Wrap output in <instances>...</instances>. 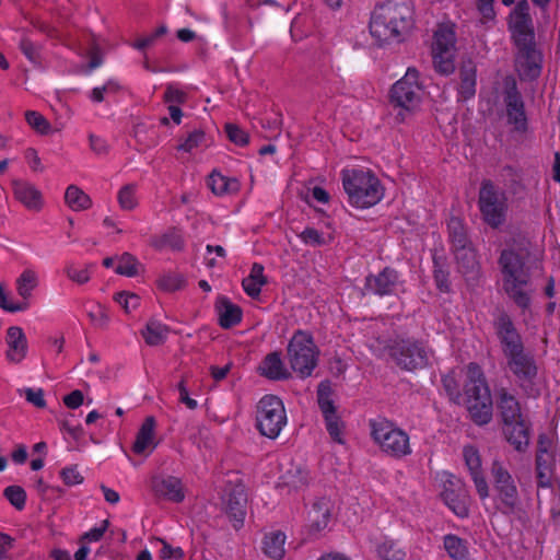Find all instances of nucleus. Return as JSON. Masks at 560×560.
<instances>
[{
    "label": "nucleus",
    "instance_id": "nucleus-5",
    "mask_svg": "<svg viewBox=\"0 0 560 560\" xmlns=\"http://www.w3.org/2000/svg\"><path fill=\"white\" fill-rule=\"evenodd\" d=\"M465 395L468 411L478 424L488 423L492 416L490 390L481 368L470 363L466 371Z\"/></svg>",
    "mask_w": 560,
    "mask_h": 560
},
{
    "label": "nucleus",
    "instance_id": "nucleus-61",
    "mask_svg": "<svg viewBox=\"0 0 560 560\" xmlns=\"http://www.w3.org/2000/svg\"><path fill=\"white\" fill-rule=\"evenodd\" d=\"M24 159L27 162V164L32 171H34V172H43L44 171L42 160H40L36 149L27 148L24 151Z\"/></svg>",
    "mask_w": 560,
    "mask_h": 560
},
{
    "label": "nucleus",
    "instance_id": "nucleus-39",
    "mask_svg": "<svg viewBox=\"0 0 560 560\" xmlns=\"http://www.w3.org/2000/svg\"><path fill=\"white\" fill-rule=\"evenodd\" d=\"M265 284L264 266L256 262L252 266L249 275L243 279V289L248 296L258 298Z\"/></svg>",
    "mask_w": 560,
    "mask_h": 560
},
{
    "label": "nucleus",
    "instance_id": "nucleus-35",
    "mask_svg": "<svg viewBox=\"0 0 560 560\" xmlns=\"http://www.w3.org/2000/svg\"><path fill=\"white\" fill-rule=\"evenodd\" d=\"M374 552L380 560H405L407 556L399 542L387 536L374 541Z\"/></svg>",
    "mask_w": 560,
    "mask_h": 560
},
{
    "label": "nucleus",
    "instance_id": "nucleus-32",
    "mask_svg": "<svg viewBox=\"0 0 560 560\" xmlns=\"http://www.w3.org/2000/svg\"><path fill=\"white\" fill-rule=\"evenodd\" d=\"M287 535L281 530L265 534L261 550L270 560H282L285 556Z\"/></svg>",
    "mask_w": 560,
    "mask_h": 560
},
{
    "label": "nucleus",
    "instance_id": "nucleus-25",
    "mask_svg": "<svg viewBox=\"0 0 560 560\" xmlns=\"http://www.w3.org/2000/svg\"><path fill=\"white\" fill-rule=\"evenodd\" d=\"M151 486L154 494L164 500L179 503L185 499L183 482L175 476H154Z\"/></svg>",
    "mask_w": 560,
    "mask_h": 560
},
{
    "label": "nucleus",
    "instance_id": "nucleus-19",
    "mask_svg": "<svg viewBox=\"0 0 560 560\" xmlns=\"http://www.w3.org/2000/svg\"><path fill=\"white\" fill-rule=\"evenodd\" d=\"M463 457L476 487V491L480 500L485 502L490 497V493L488 482L483 475L479 451L475 446L467 445L463 448Z\"/></svg>",
    "mask_w": 560,
    "mask_h": 560
},
{
    "label": "nucleus",
    "instance_id": "nucleus-20",
    "mask_svg": "<svg viewBox=\"0 0 560 560\" xmlns=\"http://www.w3.org/2000/svg\"><path fill=\"white\" fill-rule=\"evenodd\" d=\"M402 285L398 272L393 268H385L375 276H369L365 280V289L380 296L397 293Z\"/></svg>",
    "mask_w": 560,
    "mask_h": 560
},
{
    "label": "nucleus",
    "instance_id": "nucleus-44",
    "mask_svg": "<svg viewBox=\"0 0 560 560\" xmlns=\"http://www.w3.org/2000/svg\"><path fill=\"white\" fill-rule=\"evenodd\" d=\"M168 335L166 325L158 320H150L142 331V337L150 346H158L164 342Z\"/></svg>",
    "mask_w": 560,
    "mask_h": 560
},
{
    "label": "nucleus",
    "instance_id": "nucleus-47",
    "mask_svg": "<svg viewBox=\"0 0 560 560\" xmlns=\"http://www.w3.org/2000/svg\"><path fill=\"white\" fill-rule=\"evenodd\" d=\"M140 268L141 264L133 255L124 253L121 256L117 257L115 272L125 277H135L138 275Z\"/></svg>",
    "mask_w": 560,
    "mask_h": 560
},
{
    "label": "nucleus",
    "instance_id": "nucleus-53",
    "mask_svg": "<svg viewBox=\"0 0 560 560\" xmlns=\"http://www.w3.org/2000/svg\"><path fill=\"white\" fill-rule=\"evenodd\" d=\"M3 495L19 511L25 508L26 492L20 486H9L4 489Z\"/></svg>",
    "mask_w": 560,
    "mask_h": 560
},
{
    "label": "nucleus",
    "instance_id": "nucleus-30",
    "mask_svg": "<svg viewBox=\"0 0 560 560\" xmlns=\"http://www.w3.org/2000/svg\"><path fill=\"white\" fill-rule=\"evenodd\" d=\"M555 468V456L540 447L536 456L537 483L539 488H550Z\"/></svg>",
    "mask_w": 560,
    "mask_h": 560
},
{
    "label": "nucleus",
    "instance_id": "nucleus-54",
    "mask_svg": "<svg viewBox=\"0 0 560 560\" xmlns=\"http://www.w3.org/2000/svg\"><path fill=\"white\" fill-rule=\"evenodd\" d=\"M187 98V93L174 83L166 86L163 96L164 102L168 105H182L186 103Z\"/></svg>",
    "mask_w": 560,
    "mask_h": 560
},
{
    "label": "nucleus",
    "instance_id": "nucleus-41",
    "mask_svg": "<svg viewBox=\"0 0 560 560\" xmlns=\"http://www.w3.org/2000/svg\"><path fill=\"white\" fill-rule=\"evenodd\" d=\"M459 77L460 83L458 93L463 100H468L476 93V67L471 62L463 65L460 68Z\"/></svg>",
    "mask_w": 560,
    "mask_h": 560
},
{
    "label": "nucleus",
    "instance_id": "nucleus-3",
    "mask_svg": "<svg viewBox=\"0 0 560 560\" xmlns=\"http://www.w3.org/2000/svg\"><path fill=\"white\" fill-rule=\"evenodd\" d=\"M341 180L349 203L357 209H369L384 198V186L371 170L345 168L341 171Z\"/></svg>",
    "mask_w": 560,
    "mask_h": 560
},
{
    "label": "nucleus",
    "instance_id": "nucleus-37",
    "mask_svg": "<svg viewBox=\"0 0 560 560\" xmlns=\"http://www.w3.org/2000/svg\"><path fill=\"white\" fill-rule=\"evenodd\" d=\"M65 203L70 210L80 212L92 207V199L79 186L72 184L66 188Z\"/></svg>",
    "mask_w": 560,
    "mask_h": 560
},
{
    "label": "nucleus",
    "instance_id": "nucleus-6",
    "mask_svg": "<svg viewBox=\"0 0 560 560\" xmlns=\"http://www.w3.org/2000/svg\"><path fill=\"white\" fill-rule=\"evenodd\" d=\"M39 287V271L33 266L25 267L14 280V289L19 300L12 298L5 282L0 281V308L8 313L27 311Z\"/></svg>",
    "mask_w": 560,
    "mask_h": 560
},
{
    "label": "nucleus",
    "instance_id": "nucleus-36",
    "mask_svg": "<svg viewBox=\"0 0 560 560\" xmlns=\"http://www.w3.org/2000/svg\"><path fill=\"white\" fill-rule=\"evenodd\" d=\"M93 270V264L79 262L74 260L66 261L62 269L66 278L78 285L86 284L92 278Z\"/></svg>",
    "mask_w": 560,
    "mask_h": 560
},
{
    "label": "nucleus",
    "instance_id": "nucleus-29",
    "mask_svg": "<svg viewBox=\"0 0 560 560\" xmlns=\"http://www.w3.org/2000/svg\"><path fill=\"white\" fill-rule=\"evenodd\" d=\"M506 115L510 125L515 130L523 131L526 129V116L523 101L515 89L509 91L505 95Z\"/></svg>",
    "mask_w": 560,
    "mask_h": 560
},
{
    "label": "nucleus",
    "instance_id": "nucleus-11",
    "mask_svg": "<svg viewBox=\"0 0 560 560\" xmlns=\"http://www.w3.org/2000/svg\"><path fill=\"white\" fill-rule=\"evenodd\" d=\"M493 502L503 514H512L518 504V491L514 478L502 464L494 462L491 468Z\"/></svg>",
    "mask_w": 560,
    "mask_h": 560
},
{
    "label": "nucleus",
    "instance_id": "nucleus-57",
    "mask_svg": "<svg viewBox=\"0 0 560 560\" xmlns=\"http://www.w3.org/2000/svg\"><path fill=\"white\" fill-rule=\"evenodd\" d=\"M205 141V132L202 130H194L188 135L185 141L179 144L178 149L185 152H191L192 150L201 147Z\"/></svg>",
    "mask_w": 560,
    "mask_h": 560
},
{
    "label": "nucleus",
    "instance_id": "nucleus-43",
    "mask_svg": "<svg viewBox=\"0 0 560 560\" xmlns=\"http://www.w3.org/2000/svg\"><path fill=\"white\" fill-rule=\"evenodd\" d=\"M151 245L158 249H172V250H179L183 248L184 241L183 236L178 231L171 230L160 236H156L152 238Z\"/></svg>",
    "mask_w": 560,
    "mask_h": 560
},
{
    "label": "nucleus",
    "instance_id": "nucleus-62",
    "mask_svg": "<svg viewBox=\"0 0 560 560\" xmlns=\"http://www.w3.org/2000/svg\"><path fill=\"white\" fill-rule=\"evenodd\" d=\"M20 49L31 62H38V48L27 38H23L20 43Z\"/></svg>",
    "mask_w": 560,
    "mask_h": 560
},
{
    "label": "nucleus",
    "instance_id": "nucleus-28",
    "mask_svg": "<svg viewBox=\"0 0 560 560\" xmlns=\"http://www.w3.org/2000/svg\"><path fill=\"white\" fill-rule=\"evenodd\" d=\"M155 420L153 417H148L141 424L136 440L132 445V451L138 455H148L156 447L155 443Z\"/></svg>",
    "mask_w": 560,
    "mask_h": 560
},
{
    "label": "nucleus",
    "instance_id": "nucleus-55",
    "mask_svg": "<svg viewBox=\"0 0 560 560\" xmlns=\"http://www.w3.org/2000/svg\"><path fill=\"white\" fill-rule=\"evenodd\" d=\"M60 478L69 487L81 485L84 480L77 465L63 467L60 470Z\"/></svg>",
    "mask_w": 560,
    "mask_h": 560
},
{
    "label": "nucleus",
    "instance_id": "nucleus-33",
    "mask_svg": "<svg viewBox=\"0 0 560 560\" xmlns=\"http://www.w3.org/2000/svg\"><path fill=\"white\" fill-rule=\"evenodd\" d=\"M259 372L262 376L273 381L287 380L291 375L278 352L266 355L259 365Z\"/></svg>",
    "mask_w": 560,
    "mask_h": 560
},
{
    "label": "nucleus",
    "instance_id": "nucleus-18",
    "mask_svg": "<svg viewBox=\"0 0 560 560\" xmlns=\"http://www.w3.org/2000/svg\"><path fill=\"white\" fill-rule=\"evenodd\" d=\"M454 254L459 272L467 280L475 279L479 275V261L475 249L463 233H460L459 238L455 237Z\"/></svg>",
    "mask_w": 560,
    "mask_h": 560
},
{
    "label": "nucleus",
    "instance_id": "nucleus-17",
    "mask_svg": "<svg viewBox=\"0 0 560 560\" xmlns=\"http://www.w3.org/2000/svg\"><path fill=\"white\" fill-rule=\"evenodd\" d=\"M331 521V503L327 499L316 500L307 511L304 525L310 539L319 537L329 526Z\"/></svg>",
    "mask_w": 560,
    "mask_h": 560
},
{
    "label": "nucleus",
    "instance_id": "nucleus-46",
    "mask_svg": "<svg viewBox=\"0 0 560 560\" xmlns=\"http://www.w3.org/2000/svg\"><path fill=\"white\" fill-rule=\"evenodd\" d=\"M186 284L185 277L175 271H168L160 275L156 280V285L161 291L175 292L182 290Z\"/></svg>",
    "mask_w": 560,
    "mask_h": 560
},
{
    "label": "nucleus",
    "instance_id": "nucleus-49",
    "mask_svg": "<svg viewBox=\"0 0 560 560\" xmlns=\"http://www.w3.org/2000/svg\"><path fill=\"white\" fill-rule=\"evenodd\" d=\"M25 120L36 132L47 135L51 130L49 121L36 110H27L25 113Z\"/></svg>",
    "mask_w": 560,
    "mask_h": 560
},
{
    "label": "nucleus",
    "instance_id": "nucleus-48",
    "mask_svg": "<svg viewBox=\"0 0 560 560\" xmlns=\"http://www.w3.org/2000/svg\"><path fill=\"white\" fill-rule=\"evenodd\" d=\"M113 299L128 315L136 311L141 304V298L130 291L117 292L114 294Z\"/></svg>",
    "mask_w": 560,
    "mask_h": 560
},
{
    "label": "nucleus",
    "instance_id": "nucleus-10",
    "mask_svg": "<svg viewBox=\"0 0 560 560\" xmlns=\"http://www.w3.org/2000/svg\"><path fill=\"white\" fill-rule=\"evenodd\" d=\"M433 66L436 72L448 75L455 70L456 34L451 24H440L434 32L431 46Z\"/></svg>",
    "mask_w": 560,
    "mask_h": 560
},
{
    "label": "nucleus",
    "instance_id": "nucleus-27",
    "mask_svg": "<svg viewBox=\"0 0 560 560\" xmlns=\"http://www.w3.org/2000/svg\"><path fill=\"white\" fill-rule=\"evenodd\" d=\"M13 195L27 210L38 212L44 206L43 194L37 187L25 180L12 183Z\"/></svg>",
    "mask_w": 560,
    "mask_h": 560
},
{
    "label": "nucleus",
    "instance_id": "nucleus-34",
    "mask_svg": "<svg viewBox=\"0 0 560 560\" xmlns=\"http://www.w3.org/2000/svg\"><path fill=\"white\" fill-rule=\"evenodd\" d=\"M498 408L500 410L503 424H511L523 420L517 399L505 389H501L499 393Z\"/></svg>",
    "mask_w": 560,
    "mask_h": 560
},
{
    "label": "nucleus",
    "instance_id": "nucleus-56",
    "mask_svg": "<svg viewBox=\"0 0 560 560\" xmlns=\"http://www.w3.org/2000/svg\"><path fill=\"white\" fill-rule=\"evenodd\" d=\"M108 520H103L98 525L84 533L80 538V542L88 545V542L100 541L103 538L105 532L108 529Z\"/></svg>",
    "mask_w": 560,
    "mask_h": 560
},
{
    "label": "nucleus",
    "instance_id": "nucleus-51",
    "mask_svg": "<svg viewBox=\"0 0 560 560\" xmlns=\"http://www.w3.org/2000/svg\"><path fill=\"white\" fill-rule=\"evenodd\" d=\"M88 316L95 327H106L109 323V315L105 306L100 303H92L88 310Z\"/></svg>",
    "mask_w": 560,
    "mask_h": 560
},
{
    "label": "nucleus",
    "instance_id": "nucleus-59",
    "mask_svg": "<svg viewBox=\"0 0 560 560\" xmlns=\"http://www.w3.org/2000/svg\"><path fill=\"white\" fill-rule=\"evenodd\" d=\"M225 132L229 139L237 145H245L248 143V135L234 124H226Z\"/></svg>",
    "mask_w": 560,
    "mask_h": 560
},
{
    "label": "nucleus",
    "instance_id": "nucleus-40",
    "mask_svg": "<svg viewBox=\"0 0 560 560\" xmlns=\"http://www.w3.org/2000/svg\"><path fill=\"white\" fill-rule=\"evenodd\" d=\"M443 547L447 556L453 560H467L469 557L468 542L454 534L443 537Z\"/></svg>",
    "mask_w": 560,
    "mask_h": 560
},
{
    "label": "nucleus",
    "instance_id": "nucleus-58",
    "mask_svg": "<svg viewBox=\"0 0 560 560\" xmlns=\"http://www.w3.org/2000/svg\"><path fill=\"white\" fill-rule=\"evenodd\" d=\"M301 241L310 246H322L327 243L324 234L313 228H306L300 234Z\"/></svg>",
    "mask_w": 560,
    "mask_h": 560
},
{
    "label": "nucleus",
    "instance_id": "nucleus-60",
    "mask_svg": "<svg viewBox=\"0 0 560 560\" xmlns=\"http://www.w3.org/2000/svg\"><path fill=\"white\" fill-rule=\"evenodd\" d=\"M162 544L163 547L160 551L162 560H183L184 551L180 547H173L163 540Z\"/></svg>",
    "mask_w": 560,
    "mask_h": 560
},
{
    "label": "nucleus",
    "instance_id": "nucleus-7",
    "mask_svg": "<svg viewBox=\"0 0 560 560\" xmlns=\"http://www.w3.org/2000/svg\"><path fill=\"white\" fill-rule=\"evenodd\" d=\"M318 348L311 332L296 330L287 347V358L291 369L300 377H308L317 365Z\"/></svg>",
    "mask_w": 560,
    "mask_h": 560
},
{
    "label": "nucleus",
    "instance_id": "nucleus-26",
    "mask_svg": "<svg viewBox=\"0 0 560 560\" xmlns=\"http://www.w3.org/2000/svg\"><path fill=\"white\" fill-rule=\"evenodd\" d=\"M5 359L13 364L21 363L27 355L28 342L23 329L11 326L5 332Z\"/></svg>",
    "mask_w": 560,
    "mask_h": 560
},
{
    "label": "nucleus",
    "instance_id": "nucleus-45",
    "mask_svg": "<svg viewBox=\"0 0 560 560\" xmlns=\"http://www.w3.org/2000/svg\"><path fill=\"white\" fill-rule=\"evenodd\" d=\"M117 201L120 209L131 211L138 207V185L127 184L124 185L117 192Z\"/></svg>",
    "mask_w": 560,
    "mask_h": 560
},
{
    "label": "nucleus",
    "instance_id": "nucleus-63",
    "mask_svg": "<svg viewBox=\"0 0 560 560\" xmlns=\"http://www.w3.org/2000/svg\"><path fill=\"white\" fill-rule=\"evenodd\" d=\"M434 281L436 283L438 289L441 292H448L451 289V283L448 280V272L442 267H436L434 269Z\"/></svg>",
    "mask_w": 560,
    "mask_h": 560
},
{
    "label": "nucleus",
    "instance_id": "nucleus-8",
    "mask_svg": "<svg viewBox=\"0 0 560 560\" xmlns=\"http://www.w3.org/2000/svg\"><path fill=\"white\" fill-rule=\"evenodd\" d=\"M371 436L382 452L393 457H404L411 453L408 434L385 418L370 420Z\"/></svg>",
    "mask_w": 560,
    "mask_h": 560
},
{
    "label": "nucleus",
    "instance_id": "nucleus-1",
    "mask_svg": "<svg viewBox=\"0 0 560 560\" xmlns=\"http://www.w3.org/2000/svg\"><path fill=\"white\" fill-rule=\"evenodd\" d=\"M415 25V9L406 0H387L377 4L371 13V36L380 44L399 43Z\"/></svg>",
    "mask_w": 560,
    "mask_h": 560
},
{
    "label": "nucleus",
    "instance_id": "nucleus-24",
    "mask_svg": "<svg viewBox=\"0 0 560 560\" xmlns=\"http://www.w3.org/2000/svg\"><path fill=\"white\" fill-rule=\"evenodd\" d=\"M495 330L500 339L504 357L524 349L521 336L516 331L511 318L502 314L495 320Z\"/></svg>",
    "mask_w": 560,
    "mask_h": 560
},
{
    "label": "nucleus",
    "instance_id": "nucleus-13",
    "mask_svg": "<svg viewBox=\"0 0 560 560\" xmlns=\"http://www.w3.org/2000/svg\"><path fill=\"white\" fill-rule=\"evenodd\" d=\"M246 502L245 487L241 479L236 477L229 480L221 491V506L235 529H240L244 524Z\"/></svg>",
    "mask_w": 560,
    "mask_h": 560
},
{
    "label": "nucleus",
    "instance_id": "nucleus-50",
    "mask_svg": "<svg viewBox=\"0 0 560 560\" xmlns=\"http://www.w3.org/2000/svg\"><path fill=\"white\" fill-rule=\"evenodd\" d=\"M283 483L293 490L302 489L308 483V474L301 468L289 470L283 476Z\"/></svg>",
    "mask_w": 560,
    "mask_h": 560
},
{
    "label": "nucleus",
    "instance_id": "nucleus-31",
    "mask_svg": "<svg viewBox=\"0 0 560 560\" xmlns=\"http://www.w3.org/2000/svg\"><path fill=\"white\" fill-rule=\"evenodd\" d=\"M219 324L222 328H231L242 320V310L226 296H220L215 303Z\"/></svg>",
    "mask_w": 560,
    "mask_h": 560
},
{
    "label": "nucleus",
    "instance_id": "nucleus-9",
    "mask_svg": "<svg viewBox=\"0 0 560 560\" xmlns=\"http://www.w3.org/2000/svg\"><path fill=\"white\" fill-rule=\"evenodd\" d=\"M288 417L282 400L275 395H265L257 405L256 425L261 435L276 439L287 425Z\"/></svg>",
    "mask_w": 560,
    "mask_h": 560
},
{
    "label": "nucleus",
    "instance_id": "nucleus-4",
    "mask_svg": "<svg viewBox=\"0 0 560 560\" xmlns=\"http://www.w3.org/2000/svg\"><path fill=\"white\" fill-rule=\"evenodd\" d=\"M422 96L423 84L420 81V72L415 67H409L388 92V104L395 112V122L402 124L413 115L421 106Z\"/></svg>",
    "mask_w": 560,
    "mask_h": 560
},
{
    "label": "nucleus",
    "instance_id": "nucleus-64",
    "mask_svg": "<svg viewBox=\"0 0 560 560\" xmlns=\"http://www.w3.org/2000/svg\"><path fill=\"white\" fill-rule=\"evenodd\" d=\"M90 149L97 155H104L108 152L107 142L93 133L89 136Z\"/></svg>",
    "mask_w": 560,
    "mask_h": 560
},
{
    "label": "nucleus",
    "instance_id": "nucleus-16",
    "mask_svg": "<svg viewBox=\"0 0 560 560\" xmlns=\"http://www.w3.org/2000/svg\"><path fill=\"white\" fill-rule=\"evenodd\" d=\"M330 385L328 382H322L317 389V399L319 408L326 421V429L331 439L343 444V423L336 413L332 400L330 399Z\"/></svg>",
    "mask_w": 560,
    "mask_h": 560
},
{
    "label": "nucleus",
    "instance_id": "nucleus-21",
    "mask_svg": "<svg viewBox=\"0 0 560 560\" xmlns=\"http://www.w3.org/2000/svg\"><path fill=\"white\" fill-rule=\"evenodd\" d=\"M517 55L515 59L516 70L522 78L535 79L540 74L541 57L535 47V40L528 45H516Z\"/></svg>",
    "mask_w": 560,
    "mask_h": 560
},
{
    "label": "nucleus",
    "instance_id": "nucleus-15",
    "mask_svg": "<svg viewBox=\"0 0 560 560\" xmlns=\"http://www.w3.org/2000/svg\"><path fill=\"white\" fill-rule=\"evenodd\" d=\"M529 5L526 0L516 4L510 14L509 26L515 45H528L535 40Z\"/></svg>",
    "mask_w": 560,
    "mask_h": 560
},
{
    "label": "nucleus",
    "instance_id": "nucleus-52",
    "mask_svg": "<svg viewBox=\"0 0 560 560\" xmlns=\"http://www.w3.org/2000/svg\"><path fill=\"white\" fill-rule=\"evenodd\" d=\"M120 89L119 83L113 79L106 81L101 86H95L90 94V98L94 103H101L105 100L106 95H112Z\"/></svg>",
    "mask_w": 560,
    "mask_h": 560
},
{
    "label": "nucleus",
    "instance_id": "nucleus-22",
    "mask_svg": "<svg viewBox=\"0 0 560 560\" xmlns=\"http://www.w3.org/2000/svg\"><path fill=\"white\" fill-rule=\"evenodd\" d=\"M509 370L521 384L532 383L537 375V365L532 354L524 349L505 355Z\"/></svg>",
    "mask_w": 560,
    "mask_h": 560
},
{
    "label": "nucleus",
    "instance_id": "nucleus-12",
    "mask_svg": "<svg viewBox=\"0 0 560 560\" xmlns=\"http://www.w3.org/2000/svg\"><path fill=\"white\" fill-rule=\"evenodd\" d=\"M389 355L398 366L407 371L423 369L429 363L430 351L413 339H397L388 347Z\"/></svg>",
    "mask_w": 560,
    "mask_h": 560
},
{
    "label": "nucleus",
    "instance_id": "nucleus-42",
    "mask_svg": "<svg viewBox=\"0 0 560 560\" xmlns=\"http://www.w3.org/2000/svg\"><path fill=\"white\" fill-rule=\"evenodd\" d=\"M209 186L218 196L234 194L240 189V182L235 177H228L221 173L213 172L209 176Z\"/></svg>",
    "mask_w": 560,
    "mask_h": 560
},
{
    "label": "nucleus",
    "instance_id": "nucleus-2",
    "mask_svg": "<svg viewBox=\"0 0 560 560\" xmlns=\"http://www.w3.org/2000/svg\"><path fill=\"white\" fill-rule=\"evenodd\" d=\"M502 288L521 308L527 310L534 292L524 250L504 249L499 258Z\"/></svg>",
    "mask_w": 560,
    "mask_h": 560
},
{
    "label": "nucleus",
    "instance_id": "nucleus-23",
    "mask_svg": "<svg viewBox=\"0 0 560 560\" xmlns=\"http://www.w3.org/2000/svg\"><path fill=\"white\" fill-rule=\"evenodd\" d=\"M442 498L445 504L459 517H465L469 512V497L463 483L453 476L447 479Z\"/></svg>",
    "mask_w": 560,
    "mask_h": 560
},
{
    "label": "nucleus",
    "instance_id": "nucleus-38",
    "mask_svg": "<svg viewBox=\"0 0 560 560\" xmlns=\"http://www.w3.org/2000/svg\"><path fill=\"white\" fill-rule=\"evenodd\" d=\"M503 430L508 441L515 447V450L523 451L527 447L529 443V435L524 420L516 421L511 424H504Z\"/></svg>",
    "mask_w": 560,
    "mask_h": 560
},
{
    "label": "nucleus",
    "instance_id": "nucleus-14",
    "mask_svg": "<svg viewBox=\"0 0 560 560\" xmlns=\"http://www.w3.org/2000/svg\"><path fill=\"white\" fill-rule=\"evenodd\" d=\"M479 208L483 220L491 226L501 225L505 219L506 197L490 182H485L479 192Z\"/></svg>",
    "mask_w": 560,
    "mask_h": 560
}]
</instances>
